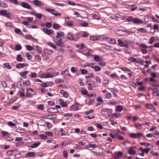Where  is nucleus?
<instances>
[{
  "mask_svg": "<svg viewBox=\"0 0 159 159\" xmlns=\"http://www.w3.org/2000/svg\"><path fill=\"white\" fill-rule=\"evenodd\" d=\"M52 26L53 28L54 29L57 30L59 28V25L58 24H56L53 25Z\"/></svg>",
  "mask_w": 159,
  "mask_h": 159,
  "instance_id": "obj_45",
  "label": "nucleus"
},
{
  "mask_svg": "<svg viewBox=\"0 0 159 159\" xmlns=\"http://www.w3.org/2000/svg\"><path fill=\"white\" fill-rule=\"evenodd\" d=\"M22 86V84H21V81H18L17 83V87L19 89Z\"/></svg>",
  "mask_w": 159,
  "mask_h": 159,
  "instance_id": "obj_53",
  "label": "nucleus"
},
{
  "mask_svg": "<svg viewBox=\"0 0 159 159\" xmlns=\"http://www.w3.org/2000/svg\"><path fill=\"white\" fill-rule=\"evenodd\" d=\"M140 143L141 145H143L145 146H148V145H150V144L149 143L144 142H141Z\"/></svg>",
  "mask_w": 159,
  "mask_h": 159,
  "instance_id": "obj_64",
  "label": "nucleus"
},
{
  "mask_svg": "<svg viewBox=\"0 0 159 159\" xmlns=\"http://www.w3.org/2000/svg\"><path fill=\"white\" fill-rule=\"evenodd\" d=\"M28 71H27L21 72L20 73V75L22 76H25L28 74Z\"/></svg>",
  "mask_w": 159,
  "mask_h": 159,
  "instance_id": "obj_47",
  "label": "nucleus"
},
{
  "mask_svg": "<svg viewBox=\"0 0 159 159\" xmlns=\"http://www.w3.org/2000/svg\"><path fill=\"white\" fill-rule=\"evenodd\" d=\"M45 134L49 136H52V132H46L45 133Z\"/></svg>",
  "mask_w": 159,
  "mask_h": 159,
  "instance_id": "obj_63",
  "label": "nucleus"
},
{
  "mask_svg": "<svg viewBox=\"0 0 159 159\" xmlns=\"http://www.w3.org/2000/svg\"><path fill=\"white\" fill-rule=\"evenodd\" d=\"M33 3L36 7H41L43 8L44 7V3H42L38 0H34Z\"/></svg>",
  "mask_w": 159,
  "mask_h": 159,
  "instance_id": "obj_4",
  "label": "nucleus"
},
{
  "mask_svg": "<svg viewBox=\"0 0 159 159\" xmlns=\"http://www.w3.org/2000/svg\"><path fill=\"white\" fill-rule=\"evenodd\" d=\"M133 23L134 24H142L143 23V21L137 18H134L133 20Z\"/></svg>",
  "mask_w": 159,
  "mask_h": 159,
  "instance_id": "obj_11",
  "label": "nucleus"
},
{
  "mask_svg": "<svg viewBox=\"0 0 159 159\" xmlns=\"http://www.w3.org/2000/svg\"><path fill=\"white\" fill-rule=\"evenodd\" d=\"M39 136L40 137V139H46L47 138V136L44 134H40L39 135Z\"/></svg>",
  "mask_w": 159,
  "mask_h": 159,
  "instance_id": "obj_33",
  "label": "nucleus"
},
{
  "mask_svg": "<svg viewBox=\"0 0 159 159\" xmlns=\"http://www.w3.org/2000/svg\"><path fill=\"white\" fill-rule=\"evenodd\" d=\"M89 25V24L86 22H83L80 24V25L84 27H86Z\"/></svg>",
  "mask_w": 159,
  "mask_h": 159,
  "instance_id": "obj_51",
  "label": "nucleus"
},
{
  "mask_svg": "<svg viewBox=\"0 0 159 159\" xmlns=\"http://www.w3.org/2000/svg\"><path fill=\"white\" fill-rule=\"evenodd\" d=\"M62 58L63 57L62 56H59L57 57L56 60L58 61H61L62 60Z\"/></svg>",
  "mask_w": 159,
  "mask_h": 159,
  "instance_id": "obj_42",
  "label": "nucleus"
},
{
  "mask_svg": "<svg viewBox=\"0 0 159 159\" xmlns=\"http://www.w3.org/2000/svg\"><path fill=\"white\" fill-rule=\"evenodd\" d=\"M154 37H151L149 39V43L150 44H152L154 42Z\"/></svg>",
  "mask_w": 159,
  "mask_h": 159,
  "instance_id": "obj_48",
  "label": "nucleus"
},
{
  "mask_svg": "<svg viewBox=\"0 0 159 159\" xmlns=\"http://www.w3.org/2000/svg\"><path fill=\"white\" fill-rule=\"evenodd\" d=\"M94 60L97 62L101 61V58L100 57L97 55H94Z\"/></svg>",
  "mask_w": 159,
  "mask_h": 159,
  "instance_id": "obj_21",
  "label": "nucleus"
},
{
  "mask_svg": "<svg viewBox=\"0 0 159 159\" xmlns=\"http://www.w3.org/2000/svg\"><path fill=\"white\" fill-rule=\"evenodd\" d=\"M97 101H99L100 102H103V100L102 98L101 97H98L97 98Z\"/></svg>",
  "mask_w": 159,
  "mask_h": 159,
  "instance_id": "obj_55",
  "label": "nucleus"
},
{
  "mask_svg": "<svg viewBox=\"0 0 159 159\" xmlns=\"http://www.w3.org/2000/svg\"><path fill=\"white\" fill-rule=\"evenodd\" d=\"M17 98L16 97H14L10 99V102H15Z\"/></svg>",
  "mask_w": 159,
  "mask_h": 159,
  "instance_id": "obj_58",
  "label": "nucleus"
},
{
  "mask_svg": "<svg viewBox=\"0 0 159 159\" xmlns=\"http://www.w3.org/2000/svg\"><path fill=\"white\" fill-rule=\"evenodd\" d=\"M57 116L56 114H53L51 115H49L47 116H42V118L45 119H49L50 120L54 119L57 118Z\"/></svg>",
  "mask_w": 159,
  "mask_h": 159,
  "instance_id": "obj_5",
  "label": "nucleus"
},
{
  "mask_svg": "<svg viewBox=\"0 0 159 159\" xmlns=\"http://www.w3.org/2000/svg\"><path fill=\"white\" fill-rule=\"evenodd\" d=\"M126 30H118L117 31V34L120 36H127L128 34L126 33Z\"/></svg>",
  "mask_w": 159,
  "mask_h": 159,
  "instance_id": "obj_6",
  "label": "nucleus"
},
{
  "mask_svg": "<svg viewBox=\"0 0 159 159\" xmlns=\"http://www.w3.org/2000/svg\"><path fill=\"white\" fill-rule=\"evenodd\" d=\"M129 136L130 137L133 138H138V137H137L136 134L134 133H132L129 134Z\"/></svg>",
  "mask_w": 159,
  "mask_h": 159,
  "instance_id": "obj_32",
  "label": "nucleus"
},
{
  "mask_svg": "<svg viewBox=\"0 0 159 159\" xmlns=\"http://www.w3.org/2000/svg\"><path fill=\"white\" fill-rule=\"evenodd\" d=\"M47 111L48 112L56 113L58 112V110L55 107H51L48 109Z\"/></svg>",
  "mask_w": 159,
  "mask_h": 159,
  "instance_id": "obj_9",
  "label": "nucleus"
},
{
  "mask_svg": "<svg viewBox=\"0 0 159 159\" xmlns=\"http://www.w3.org/2000/svg\"><path fill=\"white\" fill-rule=\"evenodd\" d=\"M61 105L62 107H65L67 106V103L64 101L62 102L61 101Z\"/></svg>",
  "mask_w": 159,
  "mask_h": 159,
  "instance_id": "obj_54",
  "label": "nucleus"
},
{
  "mask_svg": "<svg viewBox=\"0 0 159 159\" xmlns=\"http://www.w3.org/2000/svg\"><path fill=\"white\" fill-rule=\"evenodd\" d=\"M45 10L49 12H50L51 14L55 16H61L62 15L61 13H57L56 12H54L55 11L54 9H51L50 8H45Z\"/></svg>",
  "mask_w": 159,
  "mask_h": 159,
  "instance_id": "obj_2",
  "label": "nucleus"
},
{
  "mask_svg": "<svg viewBox=\"0 0 159 159\" xmlns=\"http://www.w3.org/2000/svg\"><path fill=\"white\" fill-rule=\"evenodd\" d=\"M140 47L141 48V49H146L148 48L147 45L143 43L140 44Z\"/></svg>",
  "mask_w": 159,
  "mask_h": 159,
  "instance_id": "obj_29",
  "label": "nucleus"
},
{
  "mask_svg": "<svg viewBox=\"0 0 159 159\" xmlns=\"http://www.w3.org/2000/svg\"><path fill=\"white\" fill-rule=\"evenodd\" d=\"M25 56L28 60H30L32 58V56L30 54L29 52H27L25 53Z\"/></svg>",
  "mask_w": 159,
  "mask_h": 159,
  "instance_id": "obj_28",
  "label": "nucleus"
},
{
  "mask_svg": "<svg viewBox=\"0 0 159 159\" xmlns=\"http://www.w3.org/2000/svg\"><path fill=\"white\" fill-rule=\"evenodd\" d=\"M60 93L62 95H63L64 97L66 98H68V95L67 92H65L64 90H61Z\"/></svg>",
  "mask_w": 159,
  "mask_h": 159,
  "instance_id": "obj_15",
  "label": "nucleus"
},
{
  "mask_svg": "<svg viewBox=\"0 0 159 159\" xmlns=\"http://www.w3.org/2000/svg\"><path fill=\"white\" fill-rule=\"evenodd\" d=\"M16 59L18 61L21 62L22 61L23 58L21 57V55L19 54L17 55Z\"/></svg>",
  "mask_w": 159,
  "mask_h": 159,
  "instance_id": "obj_23",
  "label": "nucleus"
},
{
  "mask_svg": "<svg viewBox=\"0 0 159 159\" xmlns=\"http://www.w3.org/2000/svg\"><path fill=\"white\" fill-rule=\"evenodd\" d=\"M134 18L132 16H129L127 19V20L128 22H133Z\"/></svg>",
  "mask_w": 159,
  "mask_h": 159,
  "instance_id": "obj_37",
  "label": "nucleus"
},
{
  "mask_svg": "<svg viewBox=\"0 0 159 159\" xmlns=\"http://www.w3.org/2000/svg\"><path fill=\"white\" fill-rule=\"evenodd\" d=\"M121 69L122 70L124 71H129V72L131 71V70H130L129 69V68H125V67H122Z\"/></svg>",
  "mask_w": 159,
  "mask_h": 159,
  "instance_id": "obj_59",
  "label": "nucleus"
},
{
  "mask_svg": "<svg viewBox=\"0 0 159 159\" xmlns=\"http://www.w3.org/2000/svg\"><path fill=\"white\" fill-rule=\"evenodd\" d=\"M94 70L96 71H99L101 70V68L98 66H95Z\"/></svg>",
  "mask_w": 159,
  "mask_h": 159,
  "instance_id": "obj_50",
  "label": "nucleus"
},
{
  "mask_svg": "<svg viewBox=\"0 0 159 159\" xmlns=\"http://www.w3.org/2000/svg\"><path fill=\"white\" fill-rule=\"evenodd\" d=\"M113 116H112L111 117V118H113L114 117H121V113H114L113 114H112Z\"/></svg>",
  "mask_w": 159,
  "mask_h": 159,
  "instance_id": "obj_22",
  "label": "nucleus"
},
{
  "mask_svg": "<svg viewBox=\"0 0 159 159\" xmlns=\"http://www.w3.org/2000/svg\"><path fill=\"white\" fill-rule=\"evenodd\" d=\"M46 25L48 28H50L52 27V24L50 22H47L46 23Z\"/></svg>",
  "mask_w": 159,
  "mask_h": 159,
  "instance_id": "obj_57",
  "label": "nucleus"
},
{
  "mask_svg": "<svg viewBox=\"0 0 159 159\" xmlns=\"http://www.w3.org/2000/svg\"><path fill=\"white\" fill-rule=\"evenodd\" d=\"M153 134H155V136H154V138L155 139L159 138V132L157 130H155Z\"/></svg>",
  "mask_w": 159,
  "mask_h": 159,
  "instance_id": "obj_26",
  "label": "nucleus"
},
{
  "mask_svg": "<svg viewBox=\"0 0 159 159\" xmlns=\"http://www.w3.org/2000/svg\"><path fill=\"white\" fill-rule=\"evenodd\" d=\"M126 34H128V35H131L132 34L134 33V32L132 31H127V30H126Z\"/></svg>",
  "mask_w": 159,
  "mask_h": 159,
  "instance_id": "obj_56",
  "label": "nucleus"
},
{
  "mask_svg": "<svg viewBox=\"0 0 159 159\" xmlns=\"http://www.w3.org/2000/svg\"><path fill=\"white\" fill-rule=\"evenodd\" d=\"M63 154L64 157L67 158L68 157V153L67 151H64L63 152Z\"/></svg>",
  "mask_w": 159,
  "mask_h": 159,
  "instance_id": "obj_52",
  "label": "nucleus"
},
{
  "mask_svg": "<svg viewBox=\"0 0 159 159\" xmlns=\"http://www.w3.org/2000/svg\"><path fill=\"white\" fill-rule=\"evenodd\" d=\"M15 49L17 51H19L21 49L22 47L19 44L16 45L15 46Z\"/></svg>",
  "mask_w": 159,
  "mask_h": 159,
  "instance_id": "obj_30",
  "label": "nucleus"
},
{
  "mask_svg": "<svg viewBox=\"0 0 159 159\" xmlns=\"http://www.w3.org/2000/svg\"><path fill=\"white\" fill-rule=\"evenodd\" d=\"M26 49L29 51H32L34 50V48L30 45H27L26 47Z\"/></svg>",
  "mask_w": 159,
  "mask_h": 159,
  "instance_id": "obj_38",
  "label": "nucleus"
},
{
  "mask_svg": "<svg viewBox=\"0 0 159 159\" xmlns=\"http://www.w3.org/2000/svg\"><path fill=\"white\" fill-rule=\"evenodd\" d=\"M45 124V121L42 119L40 120L38 123V125L40 126H44Z\"/></svg>",
  "mask_w": 159,
  "mask_h": 159,
  "instance_id": "obj_12",
  "label": "nucleus"
},
{
  "mask_svg": "<svg viewBox=\"0 0 159 159\" xmlns=\"http://www.w3.org/2000/svg\"><path fill=\"white\" fill-rule=\"evenodd\" d=\"M93 19L97 20H100L101 19V17L99 15H98L96 14H94L93 15Z\"/></svg>",
  "mask_w": 159,
  "mask_h": 159,
  "instance_id": "obj_19",
  "label": "nucleus"
},
{
  "mask_svg": "<svg viewBox=\"0 0 159 159\" xmlns=\"http://www.w3.org/2000/svg\"><path fill=\"white\" fill-rule=\"evenodd\" d=\"M74 39L73 35L70 33H68L66 37H64L63 39V40L65 42L67 39L71 41L73 40Z\"/></svg>",
  "mask_w": 159,
  "mask_h": 159,
  "instance_id": "obj_3",
  "label": "nucleus"
},
{
  "mask_svg": "<svg viewBox=\"0 0 159 159\" xmlns=\"http://www.w3.org/2000/svg\"><path fill=\"white\" fill-rule=\"evenodd\" d=\"M26 155L30 157H33L35 155V154L34 152H28L26 153Z\"/></svg>",
  "mask_w": 159,
  "mask_h": 159,
  "instance_id": "obj_20",
  "label": "nucleus"
},
{
  "mask_svg": "<svg viewBox=\"0 0 159 159\" xmlns=\"http://www.w3.org/2000/svg\"><path fill=\"white\" fill-rule=\"evenodd\" d=\"M7 11L4 10H1L0 11V15H1L4 16L6 13Z\"/></svg>",
  "mask_w": 159,
  "mask_h": 159,
  "instance_id": "obj_46",
  "label": "nucleus"
},
{
  "mask_svg": "<svg viewBox=\"0 0 159 159\" xmlns=\"http://www.w3.org/2000/svg\"><path fill=\"white\" fill-rule=\"evenodd\" d=\"M134 126L136 129L139 130H141L142 128V125L139 123H136Z\"/></svg>",
  "mask_w": 159,
  "mask_h": 159,
  "instance_id": "obj_14",
  "label": "nucleus"
},
{
  "mask_svg": "<svg viewBox=\"0 0 159 159\" xmlns=\"http://www.w3.org/2000/svg\"><path fill=\"white\" fill-rule=\"evenodd\" d=\"M133 147H131L130 149L129 150V153L130 155H134L135 153V151L133 149H132Z\"/></svg>",
  "mask_w": 159,
  "mask_h": 159,
  "instance_id": "obj_27",
  "label": "nucleus"
},
{
  "mask_svg": "<svg viewBox=\"0 0 159 159\" xmlns=\"http://www.w3.org/2000/svg\"><path fill=\"white\" fill-rule=\"evenodd\" d=\"M64 36V33L62 31H58L57 32L56 38H53V39L57 46L62 47L63 46V43L61 38Z\"/></svg>",
  "mask_w": 159,
  "mask_h": 159,
  "instance_id": "obj_1",
  "label": "nucleus"
},
{
  "mask_svg": "<svg viewBox=\"0 0 159 159\" xmlns=\"http://www.w3.org/2000/svg\"><path fill=\"white\" fill-rule=\"evenodd\" d=\"M40 144V143L38 142L34 143L32 145H31L30 147L31 148H34L37 147Z\"/></svg>",
  "mask_w": 159,
  "mask_h": 159,
  "instance_id": "obj_24",
  "label": "nucleus"
},
{
  "mask_svg": "<svg viewBox=\"0 0 159 159\" xmlns=\"http://www.w3.org/2000/svg\"><path fill=\"white\" fill-rule=\"evenodd\" d=\"M21 6L27 9H31L30 6L26 2H22L21 4Z\"/></svg>",
  "mask_w": 159,
  "mask_h": 159,
  "instance_id": "obj_7",
  "label": "nucleus"
},
{
  "mask_svg": "<svg viewBox=\"0 0 159 159\" xmlns=\"http://www.w3.org/2000/svg\"><path fill=\"white\" fill-rule=\"evenodd\" d=\"M129 60L132 62H136L137 60L133 57H131L129 58Z\"/></svg>",
  "mask_w": 159,
  "mask_h": 159,
  "instance_id": "obj_43",
  "label": "nucleus"
},
{
  "mask_svg": "<svg viewBox=\"0 0 159 159\" xmlns=\"http://www.w3.org/2000/svg\"><path fill=\"white\" fill-rule=\"evenodd\" d=\"M118 41L119 43V44L120 46L121 47H123V46H124V43L122 40H121L120 39H119L118 40Z\"/></svg>",
  "mask_w": 159,
  "mask_h": 159,
  "instance_id": "obj_35",
  "label": "nucleus"
},
{
  "mask_svg": "<svg viewBox=\"0 0 159 159\" xmlns=\"http://www.w3.org/2000/svg\"><path fill=\"white\" fill-rule=\"evenodd\" d=\"M48 45H49V46H50L52 48L54 49H55L56 48V47L55 44H54L51 43H48Z\"/></svg>",
  "mask_w": 159,
  "mask_h": 159,
  "instance_id": "obj_39",
  "label": "nucleus"
},
{
  "mask_svg": "<svg viewBox=\"0 0 159 159\" xmlns=\"http://www.w3.org/2000/svg\"><path fill=\"white\" fill-rule=\"evenodd\" d=\"M67 25L69 26H74L73 21H69L67 22Z\"/></svg>",
  "mask_w": 159,
  "mask_h": 159,
  "instance_id": "obj_34",
  "label": "nucleus"
},
{
  "mask_svg": "<svg viewBox=\"0 0 159 159\" xmlns=\"http://www.w3.org/2000/svg\"><path fill=\"white\" fill-rule=\"evenodd\" d=\"M64 82V80L61 78L57 79L55 80V82L57 84L62 83Z\"/></svg>",
  "mask_w": 159,
  "mask_h": 159,
  "instance_id": "obj_25",
  "label": "nucleus"
},
{
  "mask_svg": "<svg viewBox=\"0 0 159 159\" xmlns=\"http://www.w3.org/2000/svg\"><path fill=\"white\" fill-rule=\"evenodd\" d=\"M42 76L43 77H44L45 78H47L52 77L53 75L52 74H50L49 73H47V74L45 73L43 74Z\"/></svg>",
  "mask_w": 159,
  "mask_h": 159,
  "instance_id": "obj_16",
  "label": "nucleus"
},
{
  "mask_svg": "<svg viewBox=\"0 0 159 159\" xmlns=\"http://www.w3.org/2000/svg\"><path fill=\"white\" fill-rule=\"evenodd\" d=\"M38 109L40 110H43L44 109L43 107L42 104L39 105L38 107Z\"/></svg>",
  "mask_w": 159,
  "mask_h": 159,
  "instance_id": "obj_62",
  "label": "nucleus"
},
{
  "mask_svg": "<svg viewBox=\"0 0 159 159\" xmlns=\"http://www.w3.org/2000/svg\"><path fill=\"white\" fill-rule=\"evenodd\" d=\"M0 7H2L6 8L8 7V5L4 2L0 1Z\"/></svg>",
  "mask_w": 159,
  "mask_h": 159,
  "instance_id": "obj_17",
  "label": "nucleus"
},
{
  "mask_svg": "<svg viewBox=\"0 0 159 159\" xmlns=\"http://www.w3.org/2000/svg\"><path fill=\"white\" fill-rule=\"evenodd\" d=\"M4 67L8 69H11V67L10 66V64L8 63H6L3 64Z\"/></svg>",
  "mask_w": 159,
  "mask_h": 159,
  "instance_id": "obj_18",
  "label": "nucleus"
},
{
  "mask_svg": "<svg viewBox=\"0 0 159 159\" xmlns=\"http://www.w3.org/2000/svg\"><path fill=\"white\" fill-rule=\"evenodd\" d=\"M34 50H35L37 52L39 53H41L42 52V49L39 46H34Z\"/></svg>",
  "mask_w": 159,
  "mask_h": 159,
  "instance_id": "obj_10",
  "label": "nucleus"
},
{
  "mask_svg": "<svg viewBox=\"0 0 159 159\" xmlns=\"http://www.w3.org/2000/svg\"><path fill=\"white\" fill-rule=\"evenodd\" d=\"M35 16L36 17L39 19H41L42 17V15L40 13H38L35 14Z\"/></svg>",
  "mask_w": 159,
  "mask_h": 159,
  "instance_id": "obj_61",
  "label": "nucleus"
},
{
  "mask_svg": "<svg viewBox=\"0 0 159 159\" xmlns=\"http://www.w3.org/2000/svg\"><path fill=\"white\" fill-rule=\"evenodd\" d=\"M92 49H88V52L87 53V55L89 57L92 56Z\"/></svg>",
  "mask_w": 159,
  "mask_h": 159,
  "instance_id": "obj_41",
  "label": "nucleus"
},
{
  "mask_svg": "<svg viewBox=\"0 0 159 159\" xmlns=\"http://www.w3.org/2000/svg\"><path fill=\"white\" fill-rule=\"evenodd\" d=\"M26 66V64L25 63H19L17 64L16 65V67L18 69H20L22 68L24 66Z\"/></svg>",
  "mask_w": 159,
  "mask_h": 159,
  "instance_id": "obj_13",
  "label": "nucleus"
},
{
  "mask_svg": "<svg viewBox=\"0 0 159 159\" xmlns=\"http://www.w3.org/2000/svg\"><path fill=\"white\" fill-rule=\"evenodd\" d=\"M94 77V75L93 74H91L88 76H85V77L88 80V78H93Z\"/></svg>",
  "mask_w": 159,
  "mask_h": 159,
  "instance_id": "obj_49",
  "label": "nucleus"
},
{
  "mask_svg": "<svg viewBox=\"0 0 159 159\" xmlns=\"http://www.w3.org/2000/svg\"><path fill=\"white\" fill-rule=\"evenodd\" d=\"M123 109L121 105L118 106L116 108V110L118 111H120Z\"/></svg>",
  "mask_w": 159,
  "mask_h": 159,
  "instance_id": "obj_31",
  "label": "nucleus"
},
{
  "mask_svg": "<svg viewBox=\"0 0 159 159\" xmlns=\"http://www.w3.org/2000/svg\"><path fill=\"white\" fill-rule=\"evenodd\" d=\"M77 47L80 49H82L84 47V44H80L78 45Z\"/></svg>",
  "mask_w": 159,
  "mask_h": 159,
  "instance_id": "obj_44",
  "label": "nucleus"
},
{
  "mask_svg": "<svg viewBox=\"0 0 159 159\" xmlns=\"http://www.w3.org/2000/svg\"><path fill=\"white\" fill-rule=\"evenodd\" d=\"M66 132L65 131L62 130L61 129L60 131H59L58 132V134L60 135H66Z\"/></svg>",
  "mask_w": 159,
  "mask_h": 159,
  "instance_id": "obj_36",
  "label": "nucleus"
},
{
  "mask_svg": "<svg viewBox=\"0 0 159 159\" xmlns=\"http://www.w3.org/2000/svg\"><path fill=\"white\" fill-rule=\"evenodd\" d=\"M15 33L16 34H21L22 33V32H21V30L19 29L16 28L15 29Z\"/></svg>",
  "mask_w": 159,
  "mask_h": 159,
  "instance_id": "obj_40",
  "label": "nucleus"
},
{
  "mask_svg": "<svg viewBox=\"0 0 159 159\" xmlns=\"http://www.w3.org/2000/svg\"><path fill=\"white\" fill-rule=\"evenodd\" d=\"M116 43V40L115 39L111 38L110 39V41L109 43L111 44H114Z\"/></svg>",
  "mask_w": 159,
  "mask_h": 159,
  "instance_id": "obj_60",
  "label": "nucleus"
},
{
  "mask_svg": "<svg viewBox=\"0 0 159 159\" xmlns=\"http://www.w3.org/2000/svg\"><path fill=\"white\" fill-rule=\"evenodd\" d=\"M146 107L149 110L152 109L154 110L156 109V108L154 107V105L150 103L147 104L146 105Z\"/></svg>",
  "mask_w": 159,
  "mask_h": 159,
  "instance_id": "obj_8",
  "label": "nucleus"
}]
</instances>
